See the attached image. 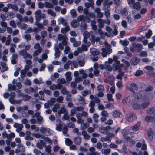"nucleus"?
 <instances>
[{
  "label": "nucleus",
  "instance_id": "1",
  "mask_svg": "<svg viewBox=\"0 0 155 155\" xmlns=\"http://www.w3.org/2000/svg\"><path fill=\"white\" fill-rule=\"evenodd\" d=\"M128 4L130 7L132 8L139 10L141 8V5L140 2H135L134 0H127Z\"/></svg>",
  "mask_w": 155,
  "mask_h": 155
},
{
  "label": "nucleus",
  "instance_id": "2",
  "mask_svg": "<svg viewBox=\"0 0 155 155\" xmlns=\"http://www.w3.org/2000/svg\"><path fill=\"white\" fill-rule=\"evenodd\" d=\"M123 64H120V61H115V63L113 65L112 68L114 71L118 70L119 71H121V68L123 66Z\"/></svg>",
  "mask_w": 155,
  "mask_h": 155
},
{
  "label": "nucleus",
  "instance_id": "3",
  "mask_svg": "<svg viewBox=\"0 0 155 155\" xmlns=\"http://www.w3.org/2000/svg\"><path fill=\"white\" fill-rule=\"evenodd\" d=\"M137 118V117L136 115L135 114L132 113L127 114L126 116V120L130 122L135 120Z\"/></svg>",
  "mask_w": 155,
  "mask_h": 155
},
{
  "label": "nucleus",
  "instance_id": "4",
  "mask_svg": "<svg viewBox=\"0 0 155 155\" xmlns=\"http://www.w3.org/2000/svg\"><path fill=\"white\" fill-rule=\"evenodd\" d=\"M122 133L125 140H130L132 139V136L130 135V134L127 133V129H123L122 131Z\"/></svg>",
  "mask_w": 155,
  "mask_h": 155
},
{
  "label": "nucleus",
  "instance_id": "5",
  "mask_svg": "<svg viewBox=\"0 0 155 155\" xmlns=\"http://www.w3.org/2000/svg\"><path fill=\"white\" fill-rule=\"evenodd\" d=\"M101 50L102 51L101 54L103 57H106L107 54H110L112 52L111 49L102 48Z\"/></svg>",
  "mask_w": 155,
  "mask_h": 155
},
{
  "label": "nucleus",
  "instance_id": "6",
  "mask_svg": "<svg viewBox=\"0 0 155 155\" xmlns=\"http://www.w3.org/2000/svg\"><path fill=\"white\" fill-rule=\"evenodd\" d=\"M83 13L86 14L85 18L88 20H90L89 18L91 16L92 17H94V15H92L91 13L88 12V9L87 8H84L83 10Z\"/></svg>",
  "mask_w": 155,
  "mask_h": 155
},
{
  "label": "nucleus",
  "instance_id": "7",
  "mask_svg": "<svg viewBox=\"0 0 155 155\" xmlns=\"http://www.w3.org/2000/svg\"><path fill=\"white\" fill-rule=\"evenodd\" d=\"M58 24H62L64 26H69L67 21L62 17H60L58 20Z\"/></svg>",
  "mask_w": 155,
  "mask_h": 155
},
{
  "label": "nucleus",
  "instance_id": "8",
  "mask_svg": "<svg viewBox=\"0 0 155 155\" xmlns=\"http://www.w3.org/2000/svg\"><path fill=\"white\" fill-rule=\"evenodd\" d=\"M135 51L140 52L143 48V46L142 44L139 43H133Z\"/></svg>",
  "mask_w": 155,
  "mask_h": 155
},
{
  "label": "nucleus",
  "instance_id": "9",
  "mask_svg": "<svg viewBox=\"0 0 155 155\" xmlns=\"http://www.w3.org/2000/svg\"><path fill=\"white\" fill-rule=\"evenodd\" d=\"M140 61V58L138 57H134L130 61L131 64L133 65H137Z\"/></svg>",
  "mask_w": 155,
  "mask_h": 155
},
{
  "label": "nucleus",
  "instance_id": "10",
  "mask_svg": "<svg viewBox=\"0 0 155 155\" xmlns=\"http://www.w3.org/2000/svg\"><path fill=\"white\" fill-rule=\"evenodd\" d=\"M121 12L122 14L124 15H125L127 18L128 20V21H130V19H131V18L130 16V13L128 11H127L126 9H123L121 11Z\"/></svg>",
  "mask_w": 155,
  "mask_h": 155
},
{
  "label": "nucleus",
  "instance_id": "11",
  "mask_svg": "<svg viewBox=\"0 0 155 155\" xmlns=\"http://www.w3.org/2000/svg\"><path fill=\"white\" fill-rule=\"evenodd\" d=\"M54 49L55 51V56L56 58H58L61 54V51H60L57 44H55L54 46Z\"/></svg>",
  "mask_w": 155,
  "mask_h": 155
},
{
  "label": "nucleus",
  "instance_id": "12",
  "mask_svg": "<svg viewBox=\"0 0 155 155\" xmlns=\"http://www.w3.org/2000/svg\"><path fill=\"white\" fill-rule=\"evenodd\" d=\"M41 10H38L36 11L35 13V17L36 21H40L41 19Z\"/></svg>",
  "mask_w": 155,
  "mask_h": 155
},
{
  "label": "nucleus",
  "instance_id": "13",
  "mask_svg": "<svg viewBox=\"0 0 155 155\" xmlns=\"http://www.w3.org/2000/svg\"><path fill=\"white\" fill-rule=\"evenodd\" d=\"M146 112L148 114H154L153 117L155 118V107L150 108L146 110Z\"/></svg>",
  "mask_w": 155,
  "mask_h": 155
},
{
  "label": "nucleus",
  "instance_id": "14",
  "mask_svg": "<svg viewBox=\"0 0 155 155\" xmlns=\"http://www.w3.org/2000/svg\"><path fill=\"white\" fill-rule=\"evenodd\" d=\"M1 66L2 67V68L1 70L2 72H3L8 70V68L6 66V64L4 62H2L0 64Z\"/></svg>",
  "mask_w": 155,
  "mask_h": 155
},
{
  "label": "nucleus",
  "instance_id": "15",
  "mask_svg": "<svg viewBox=\"0 0 155 155\" xmlns=\"http://www.w3.org/2000/svg\"><path fill=\"white\" fill-rule=\"evenodd\" d=\"M74 141L75 144L78 145H79L81 142V139L80 137H77L74 138Z\"/></svg>",
  "mask_w": 155,
  "mask_h": 155
},
{
  "label": "nucleus",
  "instance_id": "16",
  "mask_svg": "<svg viewBox=\"0 0 155 155\" xmlns=\"http://www.w3.org/2000/svg\"><path fill=\"white\" fill-rule=\"evenodd\" d=\"M153 133L152 130L151 128H150L148 131L147 135L150 140H153Z\"/></svg>",
  "mask_w": 155,
  "mask_h": 155
},
{
  "label": "nucleus",
  "instance_id": "17",
  "mask_svg": "<svg viewBox=\"0 0 155 155\" xmlns=\"http://www.w3.org/2000/svg\"><path fill=\"white\" fill-rule=\"evenodd\" d=\"M79 72L80 74L82 75V77H81L82 79L86 78L87 77V74L86 73L85 71L84 70H79Z\"/></svg>",
  "mask_w": 155,
  "mask_h": 155
},
{
  "label": "nucleus",
  "instance_id": "18",
  "mask_svg": "<svg viewBox=\"0 0 155 155\" xmlns=\"http://www.w3.org/2000/svg\"><path fill=\"white\" fill-rule=\"evenodd\" d=\"M28 110V107L27 106H22L21 107H19L17 108V111L18 112L24 111L25 110Z\"/></svg>",
  "mask_w": 155,
  "mask_h": 155
},
{
  "label": "nucleus",
  "instance_id": "19",
  "mask_svg": "<svg viewBox=\"0 0 155 155\" xmlns=\"http://www.w3.org/2000/svg\"><path fill=\"white\" fill-rule=\"evenodd\" d=\"M120 114L121 113L120 112L115 110L113 111L112 116L114 118L119 117Z\"/></svg>",
  "mask_w": 155,
  "mask_h": 155
},
{
  "label": "nucleus",
  "instance_id": "20",
  "mask_svg": "<svg viewBox=\"0 0 155 155\" xmlns=\"http://www.w3.org/2000/svg\"><path fill=\"white\" fill-rule=\"evenodd\" d=\"M97 22L98 23V26L100 28H103L104 27V21L102 19H99L98 20Z\"/></svg>",
  "mask_w": 155,
  "mask_h": 155
},
{
  "label": "nucleus",
  "instance_id": "21",
  "mask_svg": "<svg viewBox=\"0 0 155 155\" xmlns=\"http://www.w3.org/2000/svg\"><path fill=\"white\" fill-rule=\"evenodd\" d=\"M141 122H138L134 126H133L132 129L134 130L137 131L139 129V127L140 126Z\"/></svg>",
  "mask_w": 155,
  "mask_h": 155
},
{
  "label": "nucleus",
  "instance_id": "22",
  "mask_svg": "<svg viewBox=\"0 0 155 155\" xmlns=\"http://www.w3.org/2000/svg\"><path fill=\"white\" fill-rule=\"evenodd\" d=\"M70 30L69 26H65V28H62L61 29V32L64 34H65L67 32L69 31Z\"/></svg>",
  "mask_w": 155,
  "mask_h": 155
},
{
  "label": "nucleus",
  "instance_id": "23",
  "mask_svg": "<svg viewBox=\"0 0 155 155\" xmlns=\"http://www.w3.org/2000/svg\"><path fill=\"white\" fill-rule=\"evenodd\" d=\"M71 73L70 72H67L65 74L66 80L68 81H70L72 79V78L71 76Z\"/></svg>",
  "mask_w": 155,
  "mask_h": 155
},
{
  "label": "nucleus",
  "instance_id": "24",
  "mask_svg": "<svg viewBox=\"0 0 155 155\" xmlns=\"http://www.w3.org/2000/svg\"><path fill=\"white\" fill-rule=\"evenodd\" d=\"M8 89L9 91H12V90H15L16 88V87L15 85H12L9 84L8 86Z\"/></svg>",
  "mask_w": 155,
  "mask_h": 155
},
{
  "label": "nucleus",
  "instance_id": "25",
  "mask_svg": "<svg viewBox=\"0 0 155 155\" xmlns=\"http://www.w3.org/2000/svg\"><path fill=\"white\" fill-rule=\"evenodd\" d=\"M120 43L123 46H127L129 44V42L126 39L124 40H120Z\"/></svg>",
  "mask_w": 155,
  "mask_h": 155
},
{
  "label": "nucleus",
  "instance_id": "26",
  "mask_svg": "<svg viewBox=\"0 0 155 155\" xmlns=\"http://www.w3.org/2000/svg\"><path fill=\"white\" fill-rule=\"evenodd\" d=\"M41 51L42 48L41 47L37 50H35L33 54V56L34 57H35L41 53Z\"/></svg>",
  "mask_w": 155,
  "mask_h": 155
},
{
  "label": "nucleus",
  "instance_id": "27",
  "mask_svg": "<svg viewBox=\"0 0 155 155\" xmlns=\"http://www.w3.org/2000/svg\"><path fill=\"white\" fill-rule=\"evenodd\" d=\"M71 26L73 27L76 28L78 26V23L77 20H73L71 22Z\"/></svg>",
  "mask_w": 155,
  "mask_h": 155
},
{
  "label": "nucleus",
  "instance_id": "28",
  "mask_svg": "<svg viewBox=\"0 0 155 155\" xmlns=\"http://www.w3.org/2000/svg\"><path fill=\"white\" fill-rule=\"evenodd\" d=\"M153 117L150 116H147L145 118V120L148 122H151L153 120Z\"/></svg>",
  "mask_w": 155,
  "mask_h": 155
},
{
  "label": "nucleus",
  "instance_id": "29",
  "mask_svg": "<svg viewBox=\"0 0 155 155\" xmlns=\"http://www.w3.org/2000/svg\"><path fill=\"white\" fill-rule=\"evenodd\" d=\"M111 152V150L109 149H102L101 150V152L103 154H109Z\"/></svg>",
  "mask_w": 155,
  "mask_h": 155
},
{
  "label": "nucleus",
  "instance_id": "30",
  "mask_svg": "<svg viewBox=\"0 0 155 155\" xmlns=\"http://www.w3.org/2000/svg\"><path fill=\"white\" fill-rule=\"evenodd\" d=\"M130 87L134 90H137L138 89V86L134 83H131L130 84Z\"/></svg>",
  "mask_w": 155,
  "mask_h": 155
},
{
  "label": "nucleus",
  "instance_id": "31",
  "mask_svg": "<svg viewBox=\"0 0 155 155\" xmlns=\"http://www.w3.org/2000/svg\"><path fill=\"white\" fill-rule=\"evenodd\" d=\"M146 87V84L143 83H141L139 86V88L140 89V91L142 92L145 91Z\"/></svg>",
  "mask_w": 155,
  "mask_h": 155
},
{
  "label": "nucleus",
  "instance_id": "32",
  "mask_svg": "<svg viewBox=\"0 0 155 155\" xmlns=\"http://www.w3.org/2000/svg\"><path fill=\"white\" fill-rule=\"evenodd\" d=\"M100 140L102 142H104V141H108L110 142L111 141V138L109 137L106 136L105 138H101Z\"/></svg>",
  "mask_w": 155,
  "mask_h": 155
},
{
  "label": "nucleus",
  "instance_id": "33",
  "mask_svg": "<svg viewBox=\"0 0 155 155\" xmlns=\"http://www.w3.org/2000/svg\"><path fill=\"white\" fill-rule=\"evenodd\" d=\"M99 115L96 113H94L93 116V118L94 120V121L96 123H97L98 121V120L97 119L99 117Z\"/></svg>",
  "mask_w": 155,
  "mask_h": 155
},
{
  "label": "nucleus",
  "instance_id": "34",
  "mask_svg": "<svg viewBox=\"0 0 155 155\" xmlns=\"http://www.w3.org/2000/svg\"><path fill=\"white\" fill-rule=\"evenodd\" d=\"M133 107L134 110L141 109V106L138 104H134L133 105Z\"/></svg>",
  "mask_w": 155,
  "mask_h": 155
},
{
  "label": "nucleus",
  "instance_id": "35",
  "mask_svg": "<svg viewBox=\"0 0 155 155\" xmlns=\"http://www.w3.org/2000/svg\"><path fill=\"white\" fill-rule=\"evenodd\" d=\"M150 104V102H147L143 103L140 106L141 108V109H144L147 107Z\"/></svg>",
  "mask_w": 155,
  "mask_h": 155
},
{
  "label": "nucleus",
  "instance_id": "36",
  "mask_svg": "<svg viewBox=\"0 0 155 155\" xmlns=\"http://www.w3.org/2000/svg\"><path fill=\"white\" fill-rule=\"evenodd\" d=\"M44 4L45 5V7L47 8H52L53 7V5L52 4L48 2H45Z\"/></svg>",
  "mask_w": 155,
  "mask_h": 155
},
{
  "label": "nucleus",
  "instance_id": "37",
  "mask_svg": "<svg viewBox=\"0 0 155 155\" xmlns=\"http://www.w3.org/2000/svg\"><path fill=\"white\" fill-rule=\"evenodd\" d=\"M66 110V108L64 107H62L60 110H58V114L59 115L61 114L65 113Z\"/></svg>",
  "mask_w": 155,
  "mask_h": 155
},
{
  "label": "nucleus",
  "instance_id": "38",
  "mask_svg": "<svg viewBox=\"0 0 155 155\" xmlns=\"http://www.w3.org/2000/svg\"><path fill=\"white\" fill-rule=\"evenodd\" d=\"M47 12L48 14L51 15L52 16L55 17L56 15V13L51 9H48Z\"/></svg>",
  "mask_w": 155,
  "mask_h": 155
},
{
  "label": "nucleus",
  "instance_id": "39",
  "mask_svg": "<svg viewBox=\"0 0 155 155\" xmlns=\"http://www.w3.org/2000/svg\"><path fill=\"white\" fill-rule=\"evenodd\" d=\"M65 143L68 146H70L72 143V142L71 140L69 138H66L65 140Z\"/></svg>",
  "mask_w": 155,
  "mask_h": 155
},
{
  "label": "nucleus",
  "instance_id": "40",
  "mask_svg": "<svg viewBox=\"0 0 155 155\" xmlns=\"http://www.w3.org/2000/svg\"><path fill=\"white\" fill-rule=\"evenodd\" d=\"M153 90V86L149 85L148 87H146L145 91L146 92H149L152 91Z\"/></svg>",
  "mask_w": 155,
  "mask_h": 155
},
{
  "label": "nucleus",
  "instance_id": "41",
  "mask_svg": "<svg viewBox=\"0 0 155 155\" xmlns=\"http://www.w3.org/2000/svg\"><path fill=\"white\" fill-rule=\"evenodd\" d=\"M152 34V31L151 30L149 29L147 33H146L145 35L147 38H150Z\"/></svg>",
  "mask_w": 155,
  "mask_h": 155
},
{
  "label": "nucleus",
  "instance_id": "42",
  "mask_svg": "<svg viewBox=\"0 0 155 155\" xmlns=\"http://www.w3.org/2000/svg\"><path fill=\"white\" fill-rule=\"evenodd\" d=\"M97 89L99 91H104V87L102 85H98L97 87Z\"/></svg>",
  "mask_w": 155,
  "mask_h": 155
},
{
  "label": "nucleus",
  "instance_id": "43",
  "mask_svg": "<svg viewBox=\"0 0 155 155\" xmlns=\"http://www.w3.org/2000/svg\"><path fill=\"white\" fill-rule=\"evenodd\" d=\"M61 93L63 95H66L68 94V92L66 88L65 87H63L61 90Z\"/></svg>",
  "mask_w": 155,
  "mask_h": 155
},
{
  "label": "nucleus",
  "instance_id": "44",
  "mask_svg": "<svg viewBox=\"0 0 155 155\" xmlns=\"http://www.w3.org/2000/svg\"><path fill=\"white\" fill-rule=\"evenodd\" d=\"M143 74V72L142 70H137L134 74L135 76H139Z\"/></svg>",
  "mask_w": 155,
  "mask_h": 155
},
{
  "label": "nucleus",
  "instance_id": "45",
  "mask_svg": "<svg viewBox=\"0 0 155 155\" xmlns=\"http://www.w3.org/2000/svg\"><path fill=\"white\" fill-rule=\"evenodd\" d=\"M31 97L27 95H25L23 96V100L24 101H27L31 98Z\"/></svg>",
  "mask_w": 155,
  "mask_h": 155
},
{
  "label": "nucleus",
  "instance_id": "46",
  "mask_svg": "<svg viewBox=\"0 0 155 155\" xmlns=\"http://www.w3.org/2000/svg\"><path fill=\"white\" fill-rule=\"evenodd\" d=\"M65 99L67 101H71V94H67Z\"/></svg>",
  "mask_w": 155,
  "mask_h": 155
},
{
  "label": "nucleus",
  "instance_id": "47",
  "mask_svg": "<svg viewBox=\"0 0 155 155\" xmlns=\"http://www.w3.org/2000/svg\"><path fill=\"white\" fill-rule=\"evenodd\" d=\"M100 53L99 51L97 50H94L91 51V54L93 56L97 55Z\"/></svg>",
  "mask_w": 155,
  "mask_h": 155
},
{
  "label": "nucleus",
  "instance_id": "48",
  "mask_svg": "<svg viewBox=\"0 0 155 155\" xmlns=\"http://www.w3.org/2000/svg\"><path fill=\"white\" fill-rule=\"evenodd\" d=\"M71 15L74 18H75L77 16L76 12L75 9H72L70 11Z\"/></svg>",
  "mask_w": 155,
  "mask_h": 155
},
{
  "label": "nucleus",
  "instance_id": "49",
  "mask_svg": "<svg viewBox=\"0 0 155 155\" xmlns=\"http://www.w3.org/2000/svg\"><path fill=\"white\" fill-rule=\"evenodd\" d=\"M114 30L113 32V34L116 35L118 34V32L117 31V25H114Z\"/></svg>",
  "mask_w": 155,
  "mask_h": 155
},
{
  "label": "nucleus",
  "instance_id": "50",
  "mask_svg": "<svg viewBox=\"0 0 155 155\" xmlns=\"http://www.w3.org/2000/svg\"><path fill=\"white\" fill-rule=\"evenodd\" d=\"M82 80L83 79L81 76L76 77L75 78V82L76 83H78Z\"/></svg>",
  "mask_w": 155,
  "mask_h": 155
},
{
  "label": "nucleus",
  "instance_id": "51",
  "mask_svg": "<svg viewBox=\"0 0 155 155\" xmlns=\"http://www.w3.org/2000/svg\"><path fill=\"white\" fill-rule=\"evenodd\" d=\"M101 115L102 116H104L105 117H107L109 115L107 112L105 110H103L101 113Z\"/></svg>",
  "mask_w": 155,
  "mask_h": 155
},
{
  "label": "nucleus",
  "instance_id": "52",
  "mask_svg": "<svg viewBox=\"0 0 155 155\" xmlns=\"http://www.w3.org/2000/svg\"><path fill=\"white\" fill-rule=\"evenodd\" d=\"M88 92H89V94H91L90 91H89L88 90H87L82 92L81 94L84 96H86L88 95Z\"/></svg>",
  "mask_w": 155,
  "mask_h": 155
},
{
  "label": "nucleus",
  "instance_id": "53",
  "mask_svg": "<svg viewBox=\"0 0 155 155\" xmlns=\"http://www.w3.org/2000/svg\"><path fill=\"white\" fill-rule=\"evenodd\" d=\"M141 148L143 150H145L147 149V145L145 143V141L144 140L143 141L142 145Z\"/></svg>",
  "mask_w": 155,
  "mask_h": 155
},
{
  "label": "nucleus",
  "instance_id": "54",
  "mask_svg": "<svg viewBox=\"0 0 155 155\" xmlns=\"http://www.w3.org/2000/svg\"><path fill=\"white\" fill-rule=\"evenodd\" d=\"M51 147L50 145L46 146L45 150L46 152L50 153L51 151Z\"/></svg>",
  "mask_w": 155,
  "mask_h": 155
},
{
  "label": "nucleus",
  "instance_id": "55",
  "mask_svg": "<svg viewBox=\"0 0 155 155\" xmlns=\"http://www.w3.org/2000/svg\"><path fill=\"white\" fill-rule=\"evenodd\" d=\"M15 137V134L13 132H11L10 133V134H8V135L7 137V138L9 139H11L12 138H14Z\"/></svg>",
  "mask_w": 155,
  "mask_h": 155
},
{
  "label": "nucleus",
  "instance_id": "56",
  "mask_svg": "<svg viewBox=\"0 0 155 155\" xmlns=\"http://www.w3.org/2000/svg\"><path fill=\"white\" fill-rule=\"evenodd\" d=\"M10 25L13 28H16V25L15 21L14 20H12L10 22Z\"/></svg>",
  "mask_w": 155,
  "mask_h": 155
},
{
  "label": "nucleus",
  "instance_id": "57",
  "mask_svg": "<svg viewBox=\"0 0 155 155\" xmlns=\"http://www.w3.org/2000/svg\"><path fill=\"white\" fill-rule=\"evenodd\" d=\"M56 130L59 131H61V130L62 129V125L60 124H57L56 125Z\"/></svg>",
  "mask_w": 155,
  "mask_h": 155
},
{
  "label": "nucleus",
  "instance_id": "58",
  "mask_svg": "<svg viewBox=\"0 0 155 155\" xmlns=\"http://www.w3.org/2000/svg\"><path fill=\"white\" fill-rule=\"evenodd\" d=\"M107 97L108 99V100L109 101H114L113 99L112 98V95L110 94H107Z\"/></svg>",
  "mask_w": 155,
  "mask_h": 155
},
{
  "label": "nucleus",
  "instance_id": "59",
  "mask_svg": "<svg viewBox=\"0 0 155 155\" xmlns=\"http://www.w3.org/2000/svg\"><path fill=\"white\" fill-rule=\"evenodd\" d=\"M122 61L123 62L125 63L126 66L125 67L126 69H127V68H128L130 66V64L129 62L127 61H126L125 60L123 59L122 60Z\"/></svg>",
  "mask_w": 155,
  "mask_h": 155
},
{
  "label": "nucleus",
  "instance_id": "60",
  "mask_svg": "<svg viewBox=\"0 0 155 155\" xmlns=\"http://www.w3.org/2000/svg\"><path fill=\"white\" fill-rule=\"evenodd\" d=\"M25 37L27 41L30 40L31 38V35L29 34H27L25 35Z\"/></svg>",
  "mask_w": 155,
  "mask_h": 155
},
{
  "label": "nucleus",
  "instance_id": "61",
  "mask_svg": "<svg viewBox=\"0 0 155 155\" xmlns=\"http://www.w3.org/2000/svg\"><path fill=\"white\" fill-rule=\"evenodd\" d=\"M24 83L26 85L30 86L31 85V82L30 80L26 79Z\"/></svg>",
  "mask_w": 155,
  "mask_h": 155
},
{
  "label": "nucleus",
  "instance_id": "62",
  "mask_svg": "<svg viewBox=\"0 0 155 155\" xmlns=\"http://www.w3.org/2000/svg\"><path fill=\"white\" fill-rule=\"evenodd\" d=\"M68 127L70 128H74L75 125L74 123L70 122L68 124Z\"/></svg>",
  "mask_w": 155,
  "mask_h": 155
},
{
  "label": "nucleus",
  "instance_id": "63",
  "mask_svg": "<svg viewBox=\"0 0 155 155\" xmlns=\"http://www.w3.org/2000/svg\"><path fill=\"white\" fill-rule=\"evenodd\" d=\"M95 147L98 149H101L102 147L101 143V142H98L95 146Z\"/></svg>",
  "mask_w": 155,
  "mask_h": 155
},
{
  "label": "nucleus",
  "instance_id": "64",
  "mask_svg": "<svg viewBox=\"0 0 155 155\" xmlns=\"http://www.w3.org/2000/svg\"><path fill=\"white\" fill-rule=\"evenodd\" d=\"M81 43L80 41H75L73 44V45L74 47H77L80 45Z\"/></svg>",
  "mask_w": 155,
  "mask_h": 155
}]
</instances>
